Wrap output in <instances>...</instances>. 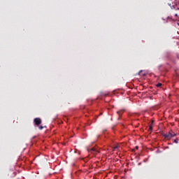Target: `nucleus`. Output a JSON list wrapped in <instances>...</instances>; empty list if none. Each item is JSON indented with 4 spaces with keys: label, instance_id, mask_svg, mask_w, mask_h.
I'll list each match as a JSON object with an SVG mask.
<instances>
[{
    "label": "nucleus",
    "instance_id": "6",
    "mask_svg": "<svg viewBox=\"0 0 179 179\" xmlns=\"http://www.w3.org/2000/svg\"><path fill=\"white\" fill-rule=\"evenodd\" d=\"M161 86H162V83H158L157 84V87H161Z\"/></svg>",
    "mask_w": 179,
    "mask_h": 179
},
{
    "label": "nucleus",
    "instance_id": "12",
    "mask_svg": "<svg viewBox=\"0 0 179 179\" xmlns=\"http://www.w3.org/2000/svg\"><path fill=\"white\" fill-rule=\"evenodd\" d=\"M136 149H139V147L138 146H136Z\"/></svg>",
    "mask_w": 179,
    "mask_h": 179
},
{
    "label": "nucleus",
    "instance_id": "9",
    "mask_svg": "<svg viewBox=\"0 0 179 179\" xmlns=\"http://www.w3.org/2000/svg\"><path fill=\"white\" fill-rule=\"evenodd\" d=\"M114 150H115V149H118V145H115L114 148H113Z\"/></svg>",
    "mask_w": 179,
    "mask_h": 179
},
{
    "label": "nucleus",
    "instance_id": "7",
    "mask_svg": "<svg viewBox=\"0 0 179 179\" xmlns=\"http://www.w3.org/2000/svg\"><path fill=\"white\" fill-rule=\"evenodd\" d=\"M117 113L119 115L118 120H120V114H121V111H117Z\"/></svg>",
    "mask_w": 179,
    "mask_h": 179
},
{
    "label": "nucleus",
    "instance_id": "3",
    "mask_svg": "<svg viewBox=\"0 0 179 179\" xmlns=\"http://www.w3.org/2000/svg\"><path fill=\"white\" fill-rule=\"evenodd\" d=\"M34 122L35 125H36V127H38V125H40L41 124V119L40 117H36L34 120Z\"/></svg>",
    "mask_w": 179,
    "mask_h": 179
},
{
    "label": "nucleus",
    "instance_id": "13",
    "mask_svg": "<svg viewBox=\"0 0 179 179\" xmlns=\"http://www.w3.org/2000/svg\"><path fill=\"white\" fill-rule=\"evenodd\" d=\"M13 174H14V176H16V172H14Z\"/></svg>",
    "mask_w": 179,
    "mask_h": 179
},
{
    "label": "nucleus",
    "instance_id": "2",
    "mask_svg": "<svg viewBox=\"0 0 179 179\" xmlns=\"http://www.w3.org/2000/svg\"><path fill=\"white\" fill-rule=\"evenodd\" d=\"M88 152L90 153H92L93 155H97V153H99V150H97V149L96 148H92L88 149Z\"/></svg>",
    "mask_w": 179,
    "mask_h": 179
},
{
    "label": "nucleus",
    "instance_id": "4",
    "mask_svg": "<svg viewBox=\"0 0 179 179\" xmlns=\"http://www.w3.org/2000/svg\"><path fill=\"white\" fill-rule=\"evenodd\" d=\"M164 136L165 139L170 140L171 139V138H173V134H171V132L169 131L168 134H164Z\"/></svg>",
    "mask_w": 179,
    "mask_h": 179
},
{
    "label": "nucleus",
    "instance_id": "14",
    "mask_svg": "<svg viewBox=\"0 0 179 179\" xmlns=\"http://www.w3.org/2000/svg\"><path fill=\"white\" fill-rule=\"evenodd\" d=\"M175 16H176V17H177V16H178V14H176V15H175Z\"/></svg>",
    "mask_w": 179,
    "mask_h": 179
},
{
    "label": "nucleus",
    "instance_id": "5",
    "mask_svg": "<svg viewBox=\"0 0 179 179\" xmlns=\"http://www.w3.org/2000/svg\"><path fill=\"white\" fill-rule=\"evenodd\" d=\"M148 131H153V127H152V124L149 126Z\"/></svg>",
    "mask_w": 179,
    "mask_h": 179
},
{
    "label": "nucleus",
    "instance_id": "10",
    "mask_svg": "<svg viewBox=\"0 0 179 179\" xmlns=\"http://www.w3.org/2000/svg\"><path fill=\"white\" fill-rule=\"evenodd\" d=\"M173 142L174 143H178V141H177V140H174Z\"/></svg>",
    "mask_w": 179,
    "mask_h": 179
},
{
    "label": "nucleus",
    "instance_id": "8",
    "mask_svg": "<svg viewBox=\"0 0 179 179\" xmlns=\"http://www.w3.org/2000/svg\"><path fill=\"white\" fill-rule=\"evenodd\" d=\"M38 128H39L40 130H41V129H43L44 127H43V126H39Z\"/></svg>",
    "mask_w": 179,
    "mask_h": 179
},
{
    "label": "nucleus",
    "instance_id": "1",
    "mask_svg": "<svg viewBox=\"0 0 179 179\" xmlns=\"http://www.w3.org/2000/svg\"><path fill=\"white\" fill-rule=\"evenodd\" d=\"M169 6H171V9H173L174 10H179V2H176L172 6L171 4H169Z\"/></svg>",
    "mask_w": 179,
    "mask_h": 179
},
{
    "label": "nucleus",
    "instance_id": "11",
    "mask_svg": "<svg viewBox=\"0 0 179 179\" xmlns=\"http://www.w3.org/2000/svg\"><path fill=\"white\" fill-rule=\"evenodd\" d=\"M176 134H173V138H174V136H176Z\"/></svg>",
    "mask_w": 179,
    "mask_h": 179
},
{
    "label": "nucleus",
    "instance_id": "15",
    "mask_svg": "<svg viewBox=\"0 0 179 179\" xmlns=\"http://www.w3.org/2000/svg\"><path fill=\"white\" fill-rule=\"evenodd\" d=\"M178 26H179V23H178Z\"/></svg>",
    "mask_w": 179,
    "mask_h": 179
}]
</instances>
